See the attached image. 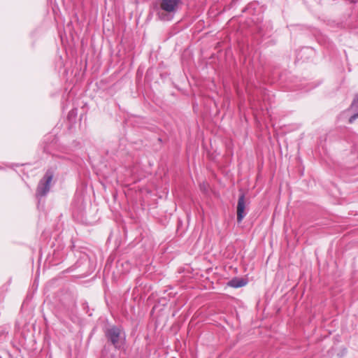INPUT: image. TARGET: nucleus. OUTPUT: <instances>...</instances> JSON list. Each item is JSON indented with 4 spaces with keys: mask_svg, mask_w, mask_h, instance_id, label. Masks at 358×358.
Here are the masks:
<instances>
[{
    "mask_svg": "<svg viewBox=\"0 0 358 358\" xmlns=\"http://www.w3.org/2000/svg\"><path fill=\"white\" fill-rule=\"evenodd\" d=\"M182 5V0H158L155 6L156 15L162 21H171Z\"/></svg>",
    "mask_w": 358,
    "mask_h": 358,
    "instance_id": "nucleus-1",
    "label": "nucleus"
},
{
    "mask_svg": "<svg viewBox=\"0 0 358 358\" xmlns=\"http://www.w3.org/2000/svg\"><path fill=\"white\" fill-rule=\"evenodd\" d=\"M106 337L116 349L120 348L123 340L124 339V334L120 327L113 326L108 329L105 332Z\"/></svg>",
    "mask_w": 358,
    "mask_h": 358,
    "instance_id": "nucleus-2",
    "label": "nucleus"
},
{
    "mask_svg": "<svg viewBox=\"0 0 358 358\" xmlns=\"http://www.w3.org/2000/svg\"><path fill=\"white\" fill-rule=\"evenodd\" d=\"M52 178L53 173L48 170L38 183L36 190V194L38 196H43L47 194L50 190V183Z\"/></svg>",
    "mask_w": 358,
    "mask_h": 358,
    "instance_id": "nucleus-3",
    "label": "nucleus"
},
{
    "mask_svg": "<svg viewBox=\"0 0 358 358\" xmlns=\"http://www.w3.org/2000/svg\"><path fill=\"white\" fill-rule=\"evenodd\" d=\"M246 203L245 195L241 194L238 200L237 203V222H241L245 217L247 213L245 212Z\"/></svg>",
    "mask_w": 358,
    "mask_h": 358,
    "instance_id": "nucleus-4",
    "label": "nucleus"
},
{
    "mask_svg": "<svg viewBox=\"0 0 358 358\" xmlns=\"http://www.w3.org/2000/svg\"><path fill=\"white\" fill-rule=\"evenodd\" d=\"M350 109L355 112L349 119V122L352 124L357 118H358V94L355 96L351 104Z\"/></svg>",
    "mask_w": 358,
    "mask_h": 358,
    "instance_id": "nucleus-5",
    "label": "nucleus"
},
{
    "mask_svg": "<svg viewBox=\"0 0 358 358\" xmlns=\"http://www.w3.org/2000/svg\"><path fill=\"white\" fill-rule=\"evenodd\" d=\"M246 285V281L243 278H234L229 281L228 285L234 288H238Z\"/></svg>",
    "mask_w": 358,
    "mask_h": 358,
    "instance_id": "nucleus-6",
    "label": "nucleus"
}]
</instances>
